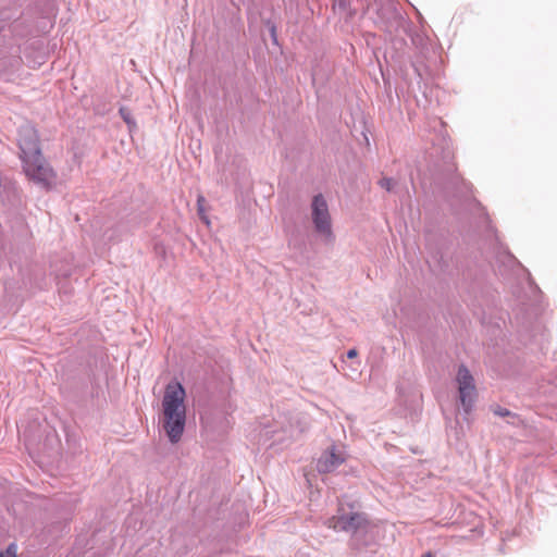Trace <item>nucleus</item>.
I'll return each instance as SVG.
<instances>
[{"mask_svg": "<svg viewBox=\"0 0 557 557\" xmlns=\"http://www.w3.org/2000/svg\"><path fill=\"white\" fill-rule=\"evenodd\" d=\"M186 392L178 382L166 385L163 399V429L171 441L177 443L185 429L186 423Z\"/></svg>", "mask_w": 557, "mask_h": 557, "instance_id": "nucleus-1", "label": "nucleus"}, {"mask_svg": "<svg viewBox=\"0 0 557 557\" xmlns=\"http://www.w3.org/2000/svg\"><path fill=\"white\" fill-rule=\"evenodd\" d=\"M23 162V171L28 180L40 185L46 189H50L55 181V172L45 160L42 153L36 157L25 159Z\"/></svg>", "mask_w": 557, "mask_h": 557, "instance_id": "nucleus-2", "label": "nucleus"}, {"mask_svg": "<svg viewBox=\"0 0 557 557\" xmlns=\"http://www.w3.org/2000/svg\"><path fill=\"white\" fill-rule=\"evenodd\" d=\"M367 520L362 512L354 510V505L339 504L337 515L326 521V525L335 531H356L366 524Z\"/></svg>", "mask_w": 557, "mask_h": 557, "instance_id": "nucleus-3", "label": "nucleus"}, {"mask_svg": "<svg viewBox=\"0 0 557 557\" xmlns=\"http://www.w3.org/2000/svg\"><path fill=\"white\" fill-rule=\"evenodd\" d=\"M311 216L317 232L325 237L332 236V221L325 198L315 195L311 203Z\"/></svg>", "mask_w": 557, "mask_h": 557, "instance_id": "nucleus-4", "label": "nucleus"}, {"mask_svg": "<svg viewBox=\"0 0 557 557\" xmlns=\"http://www.w3.org/2000/svg\"><path fill=\"white\" fill-rule=\"evenodd\" d=\"M456 381L458 384L460 403L465 411L469 412L478 396L474 377L465 366H460L456 375Z\"/></svg>", "mask_w": 557, "mask_h": 557, "instance_id": "nucleus-5", "label": "nucleus"}, {"mask_svg": "<svg viewBox=\"0 0 557 557\" xmlns=\"http://www.w3.org/2000/svg\"><path fill=\"white\" fill-rule=\"evenodd\" d=\"M18 147L22 161L41 154L39 134L35 127L27 125L20 129Z\"/></svg>", "mask_w": 557, "mask_h": 557, "instance_id": "nucleus-6", "label": "nucleus"}, {"mask_svg": "<svg viewBox=\"0 0 557 557\" xmlns=\"http://www.w3.org/2000/svg\"><path fill=\"white\" fill-rule=\"evenodd\" d=\"M346 461V456L342 451H337L334 446L325 450L317 461V470L321 473L334 471L337 467Z\"/></svg>", "mask_w": 557, "mask_h": 557, "instance_id": "nucleus-7", "label": "nucleus"}, {"mask_svg": "<svg viewBox=\"0 0 557 557\" xmlns=\"http://www.w3.org/2000/svg\"><path fill=\"white\" fill-rule=\"evenodd\" d=\"M119 113H120L121 117L123 119V121L127 124L129 131H133L134 128H136V122L133 119L131 110L128 108H126V107L120 108Z\"/></svg>", "mask_w": 557, "mask_h": 557, "instance_id": "nucleus-8", "label": "nucleus"}, {"mask_svg": "<svg viewBox=\"0 0 557 557\" xmlns=\"http://www.w3.org/2000/svg\"><path fill=\"white\" fill-rule=\"evenodd\" d=\"M0 557H17V545L10 544L4 550L0 552Z\"/></svg>", "mask_w": 557, "mask_h": 557, "instance_id": "nucleus-9", "label": "nucleus"}, {"mask_svg": "<svg viewBox=\"0 0 557 557\" xmlns=\"http://www.w3.org/2000/svg\"><path fill=\"white\" fill-rule=\"evenodd\" d=\"M203 202H205V197L202 195H199L198 196V199H197V206H198V212L201 216V219L207 223L209 224V220L208 218L206 216L205 214V210H203Z\"/></svg>", "mask_w": 557, "mask_h": 557, "instance_id": "nucleus-10", "label": "nucleus"}, {"mask_svg": "<svg viewBox=\"0 0 557 557\" xmlns=\"http://www.w3.org/2000/svg\"><path fill=\"white\" fill-rule=\"evenodd\" d=\"M379 184L382 188L386 189L387 191L392 190L395 185L394 181L387 177L380 180Z\"/></svg>", "mask_w": 557, "mask_h": 557, "instance_id": "nucleus-11", "label": "nucleus"}, {"mask_svg": "<svg viewBox=\"0 0 557 557\" xmlns=\"http://www.w3.org/2000/svg\"><path fill=\"white\" fill-rule=\"evenodd\" d=\"M357 356H358V351H357V349H355V348H352V349L348 350V352H347V357H348L349 359L357 358Z\"/></svg>", "mask_w": 557, "mask_h": 557, "instance_id": "nucleus-12", "label": "nucleus"}, {"mask_svg": "<svg viewBox=\"0 0 557 557\" xmlns=\"http://www.w3.org/2000/svg\"><path fill=\"white\" fill-rule=\"evenodd\" d=\"M496 414H499L502 417H506L509 414V411L507 409H499L497 411H495Z\"/></svg>", "mask_w": 557, "mask_h": 557, "instance_id": "nucleus-13", "label": "nucleus"}, {"mask_svg": "<svg viewBox=\"0 0 557 557\" xmlns=\"http://www.w3.org/2000/svg\"><path fill=\"white\" fill-rule=\"evenodd\" d=\"M421 557H435L431 552L423 554Z\"/></svg>", "mask_w": 557, "mask_h": 557, "instance_id": "nucleus-14", "label": "nucleus"}]
</instances>
